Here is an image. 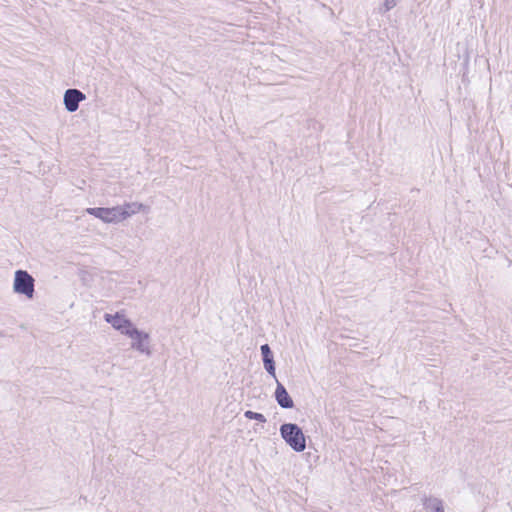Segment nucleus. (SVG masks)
<instances>
[{
    "label": "nucleus",
    "mask_w": 512,
    "mask_h": 512,
    "mask_svg": "<svg viewBox=\"0 0 512 512\" xmlns=\"http://www.w3.org/2000/svg\"><path fill=\"white\" fill-rule=\"evenodd\" d=\"M145 208V206L142 203L139 202H126L123 205L118 206L121 222L130 218L134 214L142 211Z\"/></svg>",
    "instance_id": "6e6552de"
},
{
    "label": "nucleus",
    "mask_w": 512,
    "mask_h": 512,
    "mask_svg": "<svg viewBox=\"0 0 512 512\" xmlns=\"http://www.w3.org/2000/svg\"><path fill=\"white\" fill-rule=\"evenodd\" d=\"M86 96L78 89H67L64 93L63 102L68 112H75L79 108V103L85 100Z\"/></svg>",
    "instance_id": "423d86ee"
},
{
    "label": "nucleus",
    "mask_w": 512,
    "mask_h": 512,
    "mask_svg": "<svg viewBox=\"0 0 512 512\" xmlns=\"http://www.w3.org/2000/svg\"><path fill=\"white\" fill-rule=\"evenodd\" d=\"M398 3V0H383V3L381 6H379L378 11L381 14H384L391 9H393Z\"/></svg>",
    "instance_id": "9b49d317"
},
{
    "label": "nucleus",
    "mask_w": 512,
    "mask_h": 512,
    "mask_svg": "<svg viewBox=\"0 0 512 512\" xmlns=\"http://www.w3.org/2000/svg\"><path fill=\"white\" fill-rule=\"evenodd\" d=\"M125 335L133 340L131 348L138 352L151 356L152 352L150 349V336L148 333L138 330L136 327L131 331H125Z\"/></svg>",
    "instance_id": "7ed1b4c3"
},
{
    "label": "nucleus",
    "mask_w": 512,
    "mask_h": 512,
    "mask_svg": "<svg viewBox=\"0 0 512 512\" xmlns=\"http://www.w3.org/2000/svg\"><path fill=\"white\" fill-rule=\"evenodd\" d=\"M264 368L272 377L276 379L275 362L273 359L272 351L268 344H263L260 347Z\"/></svg>",
    "instance_id": "1a4fd4ad"
},
{
    "label": "nucleus",
    "mask_w": 512,
    "mask_h": 512,
    "mask_svg": "<svg viewBox=\"0 0 512 512\" xmlns=\"http://www.w3.org/2000/svg\"><path fill=\"white\" fill-rule=\"evenodd\" d=\"M104 320L123 335H125V331H131L135 327L129 319L119 312L114 315L106 313Z\"/></svg>",
    "instance_id": "39448f33"
},
{
    "label": "nucleus",
    "mask_w": 512,
    "mask_h": 512,
    "mask_svg": "<svg viewBox=\"0 0 512 512\" xmlns=\"http://www.w3.org/2000/svg\"><path fill=\"white\" fill-rule=\"evenodd\" d=\"M280 435L294 451L302 452L306 448V438L302 429L294 423H285L280 426Z\"/></svg>",
    "instance_id": "f257e3e1"
},
{
    "label": "nucleus",
    "mask_w": 512,
    "mask_h": 512,
    "mask_svg": "<svg viewBox=\"0 0 512 512\" xmlns=\"http://www.w3.org/2000/svg\"><path fill=\"white\" fill-rule=\"evenodd\" d=\"M277 386L275 390V399L278 405L284 409H291L294 407V402L288 394L286 388L277 379Z\"/></svg>",
    "instance_id": "0eeeda50"
},
{
    "label": "nucleus",
    "mask_w": 512,
    "mask_h": 512,
    "mask_svg": "<svg viewBox=\"0 0 512 512\" xmlns=\"http://www.w3.org/2000/svg\"><path fill=\"white\" fill-rule=\"evenodd\" d=\"M34 278L25 270H17L14 275L13 289L15 293L31 299L34 295Z\"/></svg>",
    "instance_id": "f03ea898"
},
{
    "label": "nucleus",
    "mask_w": 512,
    "mask_h": 512,
    "mask_svg": "<svg viewBox=\"0 0 512 512\" xmlns=\"http://www.w3.org/2000/svg\"><path fill=\"white\" fill-rule=\"evenodd\" d=\"M421 503L426 512H439L444 509L443 500L435 496L424 495Z\"/></svg>",
    "instance_id": "9d476101"
},
{
    "label": "nucleus",
    "mask_w": 512,
    "mask_h": 512,
    "mask_svg": "<svg viewBox=\"0 0 512 512\" xmlns=\"http://www.w3.org/2000/svg\"><path fill=\"white\" fill-rule=\"evenodd\" d=\"M244 416L247 419L257 420V421L262 422V423L266 422V418H265V416L263 414L257 413V412L251 411V410L245 411Z\"/></svg>",
    "instance_id": "f8f14e48"
},
{
    "label": "nucleus",
    "mask_w": 512,
    "mask_h": 512,
    "mask_svg": "<svg viewBox=\"0 0 512 512\" xmlns=\"http://www.w3.org/2000/svg\"><path fill=\"white\" fill-rule=\"evenodd\" d=\"M85 212L107 224H117L121 222L120 216L118 215V206L87 208Z\"/></svg>",
    "instance_id": "20e7f679"
}]
</instances>
